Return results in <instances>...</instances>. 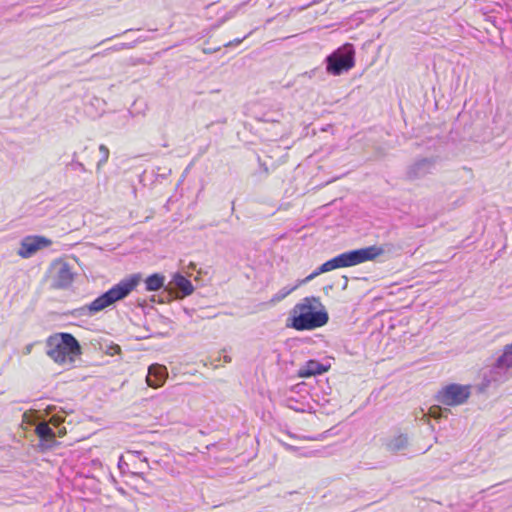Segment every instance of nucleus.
I'll return each mask as SVG.
<instances>
[{
  "mask_svg": "<svg viewBox=\"0 0 512 512\" xmlns=\"http://www.w3.org/2000/svg\"><path fill=\"white\" fill-rule=\"evenodd\" d=\"M383 445L385 449L391 453L404 451L409 445V439L406 434H398L389 436L384 439Z\"/></svg>",
  "mask_w": 512,
  "mask_h": 512,
  "instance_id": "13",
  "label": "nucleus"
},
{
  "mask_svg": "<svg viewBox=\"0 0 512 512\" xmlns=\"http://www.w3.org/2000/svg\"><path fill=\"white\" fill-rule=\"evenodd\" d=\"M471 395V386L461 384H448L441 388L435 399L445 406H459L467 402Z\"/></svg>",
  "mask_w": 512,
  "mask_h": 512,
  "instance_id": "5",
  "label": "nucleus"
},
{
  "mask_svg": "<svg viewBox=\"0 0 512 512\" xmlns=\"http://www.w3.org/2000/svg\"><path fill=\"white\" fill-rule=\"evenodd\" d=\"M122 466H123V463H121V461H120L118 464V467L121 468Z\"/></svg>",
  "mask_w": 512,
  "mask_h": 512,
  "instance_id": "31",
  "label": "nucleus"
},
{
  "mask_svg": "<svg viewBox=\"0 0 512 512\" xmlns=\"http://www.w3.org/2000/svg\"><path fill=\"white\" fill-rule=\"evenodd\" d=\"M47 355L59 364H72L81 354L77 339L70 333H56L46 341Z\"/></svg>",
  "mask_w": 512,
  "mask_h": 512,
  "instance_id": "3",
  "label": "nucleus"
},
{
  "mask_svg": "<svg viewBox=\"0 0 512 512\" xmlns=\"http://www.w3.org/2000/svg\"><path fill=\"white\" fill-rule=\"evenodd\" d=\"M75 157H76V153L73 154V159H72V162H71V166L74 170H79L81 172H85L86 169H85V166L83 163L79 162V161H76L75 160Z\"/></svg>",
  "mask_w": 512,
  "mask_h": 512,
  "instance_id": "21",
  "label": "nucleus"
},
{
  "mask_svg": "<svg viewBox=\"0 0 512 512\" xmlns=\"http://www.w3.org/2000/svg\"><path fill=\"white\" fill-rule=\"evenodd\" d=\"M195 267H196V266H195V264H194V263H190V264H189V268H193V269H195Z\"/></svg>",
  "mask_w": 512,
  "mask_h": 512,
  "instance_id": "30",
  "label": "nucleus"
},
{
  "mask_svg": "<svg viewBox=\"0 0 512 512\" xmlns=\"http://www.w3.org/2000/svg\"><path fill=\"white\" fill-rule=\"evenodd\" d=\"M437 158L419 157L414 159L407 167L405 172V179L415 181L423 179L424 177L432 174L436 169Z\"/></svg>",
  "mask_w": 512,
  "mask_h": 512,
  "instance_id": "6",
  "label": "nucleus"
},
{
  "mask_svg": "<svg viewBox=\"0 0 512 512\" xmlns=\"http://www.w3.org/2000/svg\"><path fill=\"white\" fill-rule=\"evenodd\" d=\"M165 280L166 278L163 274L154 273L145 279V289L147 291H158L161 288L165 289Z\"/></svg>",
  "mask_w": 512,
  "mask_h": 512,
  "instance_id": "16",
  "label": "nucleus"
},
{
  "mask_svg": "<svg viewBox=\"0 0 512 512\" xmlns=\"http://www.w3.org/2000/svg\"><path fill=\"white\" fill-rule=\"evenodd\" d=\"M99 151L101 153V159L97 163V169H100L102 165H104L109 158V149L104 144L99 146Z\"/></svg>",
  "mask_w": 512,
  "mask_h": 512,
  "instance_id": "18",
  "label": "nucleus"
},
{
  "mask_svg": "<svg viewBox=\"0 0 512 512\" xmlns=\"http://www.w3.org/2000/svg\"><path fill=\"white\" fill-rule=\"evenodd\" d=\"M63 421V417L57 415L52 416L50 419V423L53 424L54 426H59Z\"/></svg>",
  "mask_w": 512,
  "mask_h": 512,
  "instance_id": "22",
  "label": "nucleus"
},
{
  "mask_svg": "<svg viewBox=\"0 0 512 512\" xmlns=\"http://www.w3.org/2000/svg\"><path fill=\"white\" fill-rule=\"evenodd\" d=\"M291 291L292 289H283L279 291L272 297L271 302L275 303L283 300Z\"/></svg>",
  "mask_w": 512,
  "mask_h": 512,
  "instance_id": "20",
  "label": "nucleus"
},
{
  "mask_svg": "<svg viewBox=\"0 0 512 512\" xmlns=\"http://www.w3.org/2000/svg\"><path fill=\"white\" fill-rule=\"evenodd\" d=\"M165 291L169 295H173L177 299H182L191 295L194 287L190 280L179 272L173 274L172 279L165 287Z\"/></svg>",
  "mask_w": 512,
  "mask_h": 512,
  "instance_id": "9",
  "label": "nucleus"
},
{
  "mask_svg": "<svg viewBox=\"0 0 512 512\" xmlns=\"http://www.w3.org/2000/svg\"><path fill=\"white\" fill-rule=\"evenodd\" d=\"M52 241L42 235H28L21 240L18 256H30L39 250L49 247Z\"/></svg>",
  "mask_w": 512,
  "mask_h": 512,
  "instance_id": "10",
  "label": "nucleus"
},
{
  "mask_svg": "<svg viewBox=\"0 0 512 512\" xmlns=\"http://www.w3.org/2000/svg\"><path fill=\"white\" fill-rule=\"evenodd\" d=\"M122 466H123V463H121V461H120L118 464V467L121 468Z\"/></svg>",
  "mask_w": 512,
  "mask_h": 512,
  "instance_id": "32",
  "label": "nucleus"
},
{
  "mask_svg": "<svg viewBox=\"0 0 512 512\" xmlns=\"http://www.w3.org/2000/svg\"><path fill=\"white\" fill-rule=\"evenodd\" d=\"M364 249L366 251V254H375V256H381L385 252L381 246L376 245L364 247Z\"/></svg>",
  "mask_w": 512,
  "mask_h": 512,
  "instance_id": "19",
  "label": "nucleus"
},
{
  "mask_svg": "<svg viewBox=\"0 0 512 512\" xmlns=\"http://www.w3.org/2000/svg\"><path fill=\"white\" fill-rule=\"evenodd\" d=\"M292 328L303 331L324 326L328 320V313L317 297H306L296 304L291 311Z\"/></svg>",
  "mask_w": 512,
  "mask_h": 512,
  "instance_id": "1",
  "label": "nucleus"
},
{
  "mask_svg": "<svg viewBox=\"0 0 512 512\" xmlns=\"http://www.w3.org/2000/svg\"><path fill=\"white\" fill-rule=\"evenodd\" d=\"M512 368V344L504 347L503 354L499 356L490 370L493 381H501L506 376V371Z\"/></svg>",
  "mask_w": 512,
  "mask_h": 512,
  "instance_id": "11",
  "label": "nucleus"
},
{
  "mask_svg": "<svg viewBox=\"0 0 512 512\" xmlns=\"http://www.w3.org/2000/svg\"><path fill=\"white\" fill-rule=\"evenodd\" d=\"M166 377V367L159 364H153L149 367L146 381L148 386L152 388H158L164 384Z\"/></svg>",
  "mask_w": 512,
  "mask_h": 512,
  "instance_id": "12",
  "label": "nucleus"
},
{
  "mask_svg": "<svg viewBox=\"0 0 512 512\" xmlns=\"http://www.w3.org/2000/svg\"><path fill=\"white\" fill-rule=\"evenodd\" d=\"M326 71L333 76L348 72L355 66V48L351 43H345L325 58Z\"/></svg>",
  "mask_w": 512,
  "mask_h": 512,
  "instance_id": "4",
  "label": "nucleus"
},
{
  "mask_svg": "<svg viewBox=\"0 0 512 512\" xmlns=\"http://www.w3.org/2000/svg\"><path fill=\"white\" fill-rule=\"evenodd\" d=\"M246 38V36H244L243 38H237V39H234L233 41H230L228 43L225 44V47H230V46H237L239 45L244 39Z\"/></svg>",
  "mask_w": 512,
  "mask_h": 512,
  "instance_id": "23",
  "label": "nucleus"
},
{
  "mask_svg": "<svg viewBox=\"0 0 512 512\" xmlns=\"http://www.w3.org/2000/svg\"><path fill=\"white\" fill-rule=\"evenodd\" d=\"M358 255H359L358 250L353 249V250L342 252V253L338 254L337 256H358Z\"/></svg>",
  "mask_w": 512,
  "mask_h": 512,
  "instance_id": "24",
  "label": "nucleus"
},
{
  "mask_svg": "<svg viewBox=\"0 0 512 512\" xmlns=\"http://www.w3.org/2000/svg\"><path fill=\"white\" fill-rule=\"evenodd\" d=\"M36 434L41 442L46 443V447H51V444L55 442V433L46 422L37 425Z\"/></svg>",
  "mask_w": 512,
  "mask_h": 512,
  "instance_id": "15",
  "label": "nucleus"
},
{
  "mask_svg": "<svg viewBox=\"0 0 512 512\" xmlns=\"http://www.w3.org/2000/svg\"><path fill=\"white\" fill-rule=\"evenodd\" d=\"M372 259L373 258H331L329 261L325 262L324 264L319 266L314 272L308 275L305 278L304 282H309L322 273H326L337 268L354 266L366 260Z\"/></svg>",
  "mask_w": 512,
  "mask_h": 512,
  "instance_id": "8",
  "label": "nucleus"
},
{
  "mask_svg": "<svg viewBox=\"0 0 512 512\" xmlns=\"http://www.w3.org/2000/svg\"><path fill=\"white\" fill-rule=\"evenodd\" d=\"M140 281V274H132L97 297L89 305L80 308V311L82 314L94 315L113 305L115 302L126 298L138 286Z\"/></svg>",
  "mask_w": 512,
  "mask_h": 512,
  "instance_id": "2",
  "label": "nucleus"
},
{
  "mask_svg": "<svg viewBox=\"0 0 512 512\" xmlns=\"http://www.w3.org/2000/svg\"><path fill=\"white\" fill-rule=\"evenodd\" d=\"M449 412V408H442L438 405H434L429 409V416L434 419H440L442 417H447Z\"/></svg>",
  "mask_w": 512,
  "mask_h": 512,
  "instance_id": "17",
  "label": "nucleus"
},
{
  "mask_svg": "<svg viewBox=\"0 0 512 512\" xmlns=\"http://www.w3.org/2000/svg\"><path fill=\"white\" fill-rule=\"evenodd\" d=\"M315 72H316V69H313L309 72L303 73L302 76H308L309 78H311L315 74Z\"/></svg>",
  "mask_w": 512,
  "mask_h": 512,
  "instance_id": "26",
  "label": "nucleus"
},
{
  "mask_svg": "<svg viewBox=\"0 0 512 512\" xmlns=\"http://www.w3.org/2000/svg\"><path fill=\"white\" fill-rule=\"evenodd\" d=\"M50 271L53 275V286L56 288H68L74 280V272L69 264L63 262L61 258L52 262Z\"/></svg>",
  "mask_w": 512,
  "mask_h": 512,
  "instance_id": "7",
  "label": "nucleus"
},
{
  "mask_svg": "<svg viewBox=\"0 0 512 512\" xmlns=\"http://www.w3.org/2000/svg\"><path fill=\"white\" fill-rule=\"evenodd\" d=\"M224 361H225L226 363H230V362H231V357H229V356H224Z\"/></svg>",
  "mask_w": 512,
  "mask_h": 512,
  "instance_id": "28",
  "label": "nucleus"
},
{
  "mask_svg": "<svg viewBox=\"0 0 512 512\" xmlns=\"http://www.w3.org/2000/svg\"><path fill=\"white\" fill-rule=\"evenodd\" d=\"M357 250H358V253H359L358 256H375V254H366V251H365L364 248H359Z\"/></svg>",
  "mask_w": 512,
  "mask_h": 512,
  "instance_id": "25",
  "label": "nucleus"
},
{
  "mask_svg": "<svg viewBox=\"0 0 512 512\" xmlns=\"http://www.w3.org/2000/svg\"><path fill=\"white\" fill-rule=\"evenodd\" d=\"M326 370V367L318 361L309 360L303 367L300 368L298 375L302 378H307L310 376L320 375Z\"/></svg>",
  "mask_w": 512,
  "mask_h": 512,
  "instance_id": "14",
  "label": "nucleus"
},
{
  "mask_svg": "<svg viewBox=\"0 0 512 512\" xmlns=\"http://www.w3.org/2000/svg\"><path fill=\"white\" fill-rule=\"evenodd\" d=\"M30 351H31V345L26 347V354L30 353Z\"/></svg>",
  "mask_w": 512,
  "mask_h": 512,
  "instance_id": "29",
  "label": "nucleus"
},
{
  "mask_svg": "<svg viewBox=\"0 0 512 512\" xmlns=\"http://www.w3.org/2000/svg\"><path fill=\"white\" fill-rule=\"evenodd\" d=\"M261 167H262V170H264V172L267 174L268 173L267 166L264 163H261Z\"/></svg>",
  "mask_w": 512,
  "mask_h": 512,
  "instance_id": "27",
  "label": "nucleus"
}]
</instances>
